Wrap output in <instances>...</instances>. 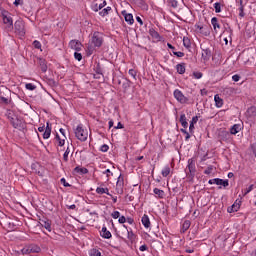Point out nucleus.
Here are the masks:
<instances>
[{"label": "nucleus", "mask_w": 256, "mask_h": 256, "mask_svg": "<svg viewBox=\"0 0 256 256\" xmlns=\"http://www.w3.org/2000/svg\"><path fill=\"white\" fill-rule=\"evenodd\" d=\"M103 45V33L96 31L93 33L90 44L88 45V55H93L95 49H99Z\"/></svg>", "instance_id": "1"}, {"label": "nucleus", "mask_w": 256, "mask_h": 256, "mask_svg": "<svg viewBox=\"0 0 256 256\" xmlns=\"http://www.w3.org/2000/svg\"><path fill=\"white\" fill-rule=\"evenodd\" d=\"M75 137L82 142L89 137V132L83 128V124L78 125L75 129Z\"/></svg>", "instance_id": "2"}, {"label": "nucleus", "mask_w": 256, "mask_h": 256, "mask_svg": "<svg viewBox=\"0 0 256 256\" xmlns=\"http://www.w3.org/2000/svg\"><path fill=\"white\" fill-rule=\"evenodd\" d=\"M1 16L3 19V23L7 25L8 27H13V18L11 17V13L7 10L1 11Z\"/></svg>", "instance_id": "3"}, {"label": "nucleus", "mask_w": 256, "mask_h": 256, "mask_svg": "<svg viewBox=\"0 0 256 256\" xmlns=\"http://www.w3.org/2000/svg\"><path fill=\"white\" fill-rule=\"evenodd\" d=\"M11 125L14 127V129H19V131H23L25 129V121L19 117H15V119H11Z\"/></svg>", "instance_id": "4"}, {"label": "nucleus", "mask_w": 256, "mask_h": 256, "mask_svg": "<svg viewBox=\"0 0 256 256\" xmlns=\"http://www.w3.org/2000/svg\"><path fill=\"white\" fill-rule=\"evenodd\" d=\"M14 28L16 33H18V35H20L21 37L25 35V23L22 20H17L14 23Z\"/></svg>", "instance_id": "5"}, {"label": "nucleus", "mask_w": 256, "mask_h": 256, "mask_svg": "<svg viewBox=\"0 0 256 256\" xmlns=\"http://www.w3.org/2000/svg\"><path fill=\"white\" fill-rule=\"evenodd\" d=\"M209 185H222V187H229V180H223L221 178H214L208 181Z\"/></svg>", "instance_id": "6"}, {"label": "nucleus", "mask_w": 256, "mask_h": 256, "mask_svg": "<svg viewBox=\"0 0 256 256\" xmlns=\"http://www.w3.org/2000/svg\"><path fill=\"white\" fill-rule=\"evenodd\" d=\"M174 97L179 103H187V101H189V99H187L179 89L174 90Z\"/></svg>", "instance_id": "7"}, {"label": "nucleus", "mask_w": 256, "mask_h": 256, "mask_svg": "<svg viewBox=\"0 0 256 256\" xmlns=\"http://www.w3.org/2000/svg\"><path fill=\"white\" fill-rule=\"evenodd\" d=\"M123 185H125V180L120 175L116 183V191L119 195H123Z\"/></svg>", "instance_id": "8"}, {"label": "nucleus", "mask_w": 256, "mask_h": 256, "mask_svg": "<svg viewBox=\"0 0 256 256\" xmlns=\"http://www.w3.org/2000/svg\"><path fill=\"white\" fill-rule=\"evenodd\" d=\"M70 49H74V51H81L83 44L79 42V40H71L69 43Z\"/></svg>", "instance_id": "9"}, {"label": "nucleus", "mask_w": 256, "mask_h": 256, "mask_svg": "<svg viewBox=\"0 0 256 256\" xmlns=\"http://www.w3.org/2000/svg\"><path fill=\"white\" fill-rule=\"evenodd\" d=\"M122 15L124 16V19L128 25H133L135 23V20L133 19V14L127 13V11H122Z\"/></svg>", "instance_id": "10"}, {"label": "nucleus", "mask_w": 256, "mask_h": 256, "mask_svg": "<svg viewBox=\"0 0 256 256\" xmlns=\"http://www.w3.org/2000/svg\"><path fill=\"white\" fill-rule=\"evenodd\" d=\"M211 55V49L206 48L202 50V60L204 61V63H207V61L211 59Z\"/></svg>", "instance_id": "11"}, {"label": "nucleus", "mask_w": 256, "mask_h": 256, "mask_svg": "<svg viewBox=\"0 0 256 256\" xmlns=\"http://www.w3.org/2000/svg\"><path fill=\"white\" fill-rule=\"evenodd\" d=\"M100 235L103 239H111L113 235L111 234V231L107 230V227H102V230L100 232Z\"/></svg>", "instance_id": "12"}, {"label": "nucleus", "mask_w": 256, "mask_h": 256, "mask_svg": "<svg viewBox=\"0 0 256 256\" xmlns=\"http://www.w3.org/2000/svg\"><path fill=\"white\" fill-rule=\"evenodd\" d=\"M40 225H41V227H44L46 231H49V233H51V231H52L51 220H49V219L41 220Z\"/></svg>", "instance_id": "13"}, {"label": "nucleus", "mask_w": 256, "mask_h": 256, "mask_svg": "<svg viewBox=\"0 0 256 256\" xmlns=\"http://www.w3.org/2000/svg\"><path fill=\"white\" fill-rule=\"evenodd\" d=\"M230 137H231V133H229L228 131L222 130L219 132L220 141H229Z\"/></svg>", "instance_id": "14"}, {"label": "nucleus", "mask_w": 256, "mask_h": 256, "mask_svg": "<svg viewBox=\"0 0 256 256\" xmlns=\"http://www.w3.org/2000/svg\"><path fill=\"white\" fill-rule=\"evenodd\" d=\"M73 173H78V175H87L89 170L85 167L76 166L73 170Z\"/></svg>", "instance_id": "15"}, {"label": "nucleus", "mask_w": 256, "mask_h": 256, "mask_svg": "<svg viewBox=\"0 0 256 256\" xmlns=\"http://www.w3.org/2000/svg\"><path fill=\"white\" fill-rule=\"evenodd\" d=\"M51 129H52L51 123L47 122L45 131L43 133V139H49V137H51Z\"/></svg>", "instance_id": "16"}, {"label": "nucleus", "mask_w": 256, "mask_h": 256, "mask_svg": "<svg viewBox=\"0 0 256 256\" xmlns=\"http://www.w3.org/2000/svg\"><path fill=\"white\" fill-rule=\"evenodd\" d=\"M188 169L189 173L192 175V177L195 176V161L193 159L188 160Z\"/></svg>", "instance_id": "17"}, {"label": "nucleus", "mask_w": 256, "mask_h": 256, "mask_svg": "<svg viewBox=\"0 0 256 256\" xmlns=\"http://www.w3.org/2000/svg\"><path fill=\"white\" fill-rule=\"evenodd\" d=\"M142 225L149 229L151 227V220H149V216L147 214H144L142 217Z\"/></svg>", "instance_id": "18"}, {"label": "nucleus", "mask_w": 256, "mask_h": 256, "mask_svg": "<svg viewBox=\"0 0 256 256\" xmlns=\"http://www.w3.org/2000/svg\"><path fill=\"white\" fill-rule=\"evenodd\" d=\"M149 35H151L153 39H156V41H161V35H159V32L155 31V29L151 28L149 30Z\"/></svg>", "instance_id": "19"}, {"label": "nucleus", "mask_w": 256, "mask_h": 256, "mask_svg": "<svg viewBox=\"0 0 256 256\" xmlns=\"http://www.w3.org/2000/svg\"><path fill=\"white\" fill-rule=\"evenodd\" d=\"M241 131V125L239 124H234L231 128H230V135H237V133H239Z\"/></svg>", "instance_id": "20"}, {"label": "nucleus", "mask_w": 256, "mask_h": 256, "mask_svg": "<svg viewBox=\"0 0 256 256\" xmlns=\"http://www.w3.org/2000/svg\"><path fill=\"white\" fill-rule=\"evenodd\" d=\"M211 24L214 31H217V29H221V24H219V19H217V17H213L211 19Z\"/></svg>", "instance_id": "21"}, {"label": "nucleus", "mask_w": 256, "mask_h": 256, "mask_svg": "<svg viewBox=\"0 0 256 256\" xmlns=\"http://www.w3.org/2000/svg\"><path fill=\"white\" fill-rule=\"evenodd\" d=\"M247 116L250 119H253V117H256V106H252L247 109Z\"/></svg>", "instance_id": "22"}, {"label": "nucleus", "mask_w": 256, "mask_h": 256, "mask_svg": "<svg viewBox=\"0 0 256 256\" xmlns=\"http://www.w3.org/2000/svg\"><path fill=\"white\" fill-rule=\"evenodd\" d=\"M176 71L179 73V75H184L186 69H185V63H180L176 65Z\"/></svg>", "instance_id": "23"}, {"label": "nucleus", "mask_w": 256, "mask_h": 256, "mask_svg": "<svg viewBox=\"0 0 256 256\" xmlns=\"http://www.w3.org/2000/svg\"><path fill=\"white\" fill-rule=\"evenodd\" d=\"M180 123L182 127H184V129H187V127H189V123L187 122V116H185V114L180 115Z\"/></svg>", "instance_id": "24"}, {"label": "nucleus", "mask_w": 256, "mask_h": 256, "mask_svg": "<svg viewBox=\"0 0 256 256\" xmlns=\"http://www.w3.org/2000/svg\"><path fill=\"white\" fill-rule=\"evenodd\" d=\"M214 101H215L216 107H218V108L223 107V99L221 97H219V94H216L214 96Z\"/></svg>", "instance_id": "25"}, {"label": "nucleus", "mask_w": 256, "mask_h": 256, "mask_svg": "<svg viewBox=\"0 0 256 256\" xmlns=\"http://www.w3.org/2000/svg\"><path fill=\"white\" fill-rule=\"evenodd\" d=\"M153 193L158 196V199H163L165 197V191L159 188H154Z\"/></svg>", "instance_id": "26"}, {"label": "nucleus", "mask_w": 256, "mask_h": 256, "mask_svg": "<svg viewBox=\"0 0 256 256\" xmlns=\"http://www.w3.org/2000/svg\"><path fill=\"white\" fill-rule=\"evenodd\" d=\"M96 193L98 195H103V193H105L106 195H111V193H109V188H102V187H97Z\"/></svg>", "instance_id": "27"}, {"label": "nucleus", "mask_w": 256, "mask_h": 256, "mask_svg": "<svg viewBox=\"0 0 256 256\" xmlns=\"http://www.w3.org/2000/svg\"><path fill=\"white\" fill-rule=\"evenodd\" d=\"M197 121H199V117L198 116H194L190 122V125H189V131L190 133L193 132V129H195V123H197Z\"/></svg>", "instance_id": "28"}, {"label": "nucleus", "mask_w": 256, "mask_h": 256, "mask_svg": "<svg viewBox=\"0 0 256 256\" xmlns=\"http://www.w3.org/2000/svg\"><path fill=\"white\" fill-rule=\"evenodd\" d=\"M39 65L42 73H47V63L45 62V59L39 60Z\"/></svg>", "instance_id": "29"}, {"label": "nucleus", "mask_w": 256, "mask_h": 256, "mask_svg": "<svg viewBox=\"0 0 256 256\" xmlns=\"http://www.w3.org/2000/svg\"><path fill=\"white\" fill-rule=\"evenodd\" d=\"M191 227V221L185 220L182 224V232L185 233Z\"/></svg>", "instance_id": "30"}, {"label": "nucleus", "mask_w": 256, "mask_h": 256, "mask_svg": "<svg viewBox=\"0 0 256 256\" xmlns=\"http://www.w3.org/2000/svg\"><path fill=\"white\" fill-rule=\"evenodd\" d=\"M109 11H111V6H108L104 8L102 11L99 12L100 17H106V15H109Z\"/></svg>", "instance_id": "31"}, {"label": "nucleus", "mask_w": 256, "mask_h": 256, "mask_svg": "<svg viewBox=\"0 0 256 256\" xmlns=\"http://www.w3.org/2000/svg\"><path fill=\"white\" fill-rule=\"evenodd\" d=\"M30 253H41V247L37 245L30 246Z\"/></svg>", "instance_id": "32"}, {"label": "nucleus", "mask_w": 256, "mask_h": 256, "mask_svg": "<svg viewBox=\"0 0 256 256\" xmlns=\"http://www.w3.org/2000/svg\"><path fill=\"white\" fill-rule=\"evenodd\" d=\"M171 173V167L165 166L162 170V176L169 177V174Z\"/></svg>", "instance_id": "33"}, {"label": "nucleus", "mask_w": 256, "mask_h": 256, "mask_svg": "<svg viewBox=\"0 0 256 256\" xmlns=\"http://www.w3.org/2000/svg\"><path fill=\"white\" fill-rule=\"evenodd\" d=\"M183 45L186 49H189L191 47V40L188 37H184Z\"/></svg>", "instance_id": "34"}, {"label": "nucleus", "mask_w": 256, "mask_h": 256, "mask_svg": "<svg viewBox=\"0 0 256 256\" xmlns=\"http://www.w3.org/2000/svg\"><path fill=\"white\" fill-rule=\"evenodd\" d=\"M55 139H56V141H58L59 147H63V145H65V139H61V137L59 136V134H56Z\"/></svg>", "instance_id": "35"}, {"label": "nucleus", "mask_w": 256, "mask_h": 256, "mask_svg": "<svg viewBox=\"0 0 256 256\" xmlns=\"http://www.w3.org/2000/svg\"><path fill=\"white\" fill-rule=\"evenodd\" d=\"M213 169H215V167H213V165H209L205 171H204V174L205 175H211L213 173Z\"/></svg>", "instance_id": "36"}, {"label": "nucleus", "mask_w": 256, "mask_h": 256, "mask_svg": "<svg viewBox=\"0 0 256 256\" xmlns=\"http://www.w3.org/2000/svg\"><path fill=\"white\" fill-rule=\"evenodd\" d=\"M122 87H123V89H125V91H127V89H129L131 87V82L128 79H126L123 82Z\"/></svg>", "instance_id": "37"}, {"label": "nucleus", "mask_w": 256, "mask_h": 256, "mask_svg": "<svg viewBox=\"0 0 256 256\" xmlns=\"http://www.w3.org/2000/svg\"><path fill=\"white\" fill-rule=\"evenodd\" d=\"M239 17H245V8L243 6V3H240L239 7Z\"/></svg>", "instance_id": "38"}, {"label": "nucleus", "mask_w": 256, "mask_h": 256, "mask_svg": "<svg viewBox=\"0 0 256 256\" xmlns=\"http://www.w3.org/2000/svg\"><path fill=\"white\" fill-rule=\"evenodd\" d=\"M69 153H71V151L69 150V148H67L63 154V160L67 163V161H69Z\"/></svg>", "instance_id": "39"}, {"label": "nucleus", "mask_w": 256, "mask_h": 256, "mask_svg": "<svg viewBox=\"0 0 256 256\" xmlns=\"http://www.w3.org/2000/svg\"><path fill=\"white\" fill-rule=\"evenodd\" d=\"M25 87L28 89V91H35V89H37V86H35L33 83H27Z\"/></svg>", "instance_id": "40"}, {"label": "nucleus", "mask_w": 256, "mask_h": 256, "mask_svg": "<svg viewBox=\"0 0 256 256\" xmlns=\"http://www.w3.org/2000/svg\"><path fill=\"white\" fill-rule=\"evenodd\" d=\"M95 73H97V75H103V69L101 68V64H97V66L95 67Z\"/></svg>", "instance_id": "41"}, {"label": "nucleus", "mask_w": 256, "mask_h": 256, "mask_svg": "<svg viewBox=\"0 0 256 256\" xmlns=\"http://www.w3.org/2000/svg\"><path fill=\"white\" fill-rule=\"evenodd\" d=\"M168 4L170 5V7H173V9H177V6H178L177 0H168Z\"/></svg>", "instance_id": "42"}, {"label": "nucleus", "mask_w": 256, "mask_h": 256, "mask_svg": "<svg viewBox=\"0 0 256 256\" xmlns=\"http://www.w3.org/2000/svg\"><path fill=\"white\" fill-rule=\"evenodd\" d=\"M215 13H221V3L216 2L214 4Z\"/></svg>", "instance_id": "43"}, {"label": "nucleus", "mask_w": 256, "mask_h": 256, "mask_svg": "<svg viewBox=\"0 0 256 256\" xmlns=\"http://www.w3.org/2000/svg\"><path fill=\"white\" fill-rule=\"evenodd\" d=\"M225 32L229 33V35H233V29H231V26H229V24H226V26H224Z\"/></svg>", "instance_id": "44"}, {"label": "nucleus", "mask_w": 256, "mask_h": 256, "mask_svg": "<svg viewBox=\"0 0 256 256\" xmlns=\"http://www.w3.org/2000/svg\"><path fill=\"white\" fill-rule=\"evenodd\" d=\"M0 103H4V105H9V98L0 96Z\"/></svg>", "instance_id": "45"}, {"label": "nucleus", "mask_w": 256, "mask_h": 256, "mask_svg": "<svg viewBox=\"0 0 256 256\" xmlns=\"http://www.w3.org/2000/svg\"><path fill=\"white\" fill-rule=\"evenodd\" d=\"M100 151H102V153H107V151H109V145L104 144L100 147Z\"/></svg>", "instance_id": "46"}, {"label": "nucleus", "mask_w": 256, "mask_h": 256, "mask_svg": "<svg viewBox=\"0 0 256 256\" xmlns=\"http://www.w3.org/2000/svg\"><path fill=\"white\" fill-rule=\"evenodd\" d=\"M74 57H75L76 61H81L83 59V55L79 52H75Z\"/></svg>", "instance_id": "47"}, {"label": "nucleus", "mask_w": 256, "mask_h": 256, "mask_svg": "<svg viewBox=\"0 0 256 256\" xmlns=\"http://www.w3.org/2000/svg\"><path fill=\"white\" fill-rule=\"evenodd\" d=\"M13 4L15 5V7H19V6L23 7L24 1L23 0H15Z\"/></svg>", "instance_id": "48"}, {"label": "nucleus", "mask_w": 256, "mask_h": 256, "mask_svg": "<svg viewBox=\"0 0 256 256\" xmlns=\"http://www.w3.org/2000/svg\"><path fill=\"white\" fill-rule=\"evenodd\" d=\"M60 183H62L64 187H71V184H69L65 178H61Z\"/></svg>", "instance_id": "49"}, {"label": "nucleus", "mask_w": 256, "mask_h": 256, "mask_svg": "<svg viewBox=\"0 0 256 256\" xmlns=\"http://www.w3.org/2000/svg\"><path fill=\"white\" fill-rule=\"evenodd\" d=\"M194 79H201L203 77V73L201 72H193Z\"/></svg>", "instance_id": "50"}, {"label": "nucleus", "mask_w": 256, "mask_h": 256, "mask_svg": "<svg viewBox=\"0 0 256 256\" xmlns=\"http://www.w3.org/2000/svg\"><path fill=\"white\" fill-rule=\"evenodd\" d=\"M7 117L11 123V120L15 119V117H17V115H15V113H13V112H8Z\"/></svg>", "instance_id": "51"}, {"label": "nucleus", "mask_w": 256, "mask_h": 256, "mask_svg": "<svg viewBox=\"0 0 256 256\" xmlns=\"http://www.w3.org/2000/svg\"><path fill=\"white\" fill-rule=\"evenodd\" d=\"M255 185H250L248 188H246L244 195H248V193H251V191L254 189Z\"/></svg>", "instance_id": "52"}, {"label": "nucleus", "mask_w": 256, "mask_h": 256, "mask_svg": "<svg viewBox=\"0 0 256 256\" xmlns=\"http://www.w3.org/2000/svg\"><path fill=\"white\" fill-rule=\"evenodd\" d=\"M33 46L35 47V49H41V42H39L38 40H35L33 42Z\"/></svg>", "instance_id": "53"}, {"label": "nucleus", "mask_w": 256, "mask_h": 256, "mask_svg": "<svg viewBox=\"0 0 256 256\" xmlns=\"http://www.w3.org/2000/svg\"><path fill=\"white\" fill-rule=\"evenodd\" d=\"M120 216H121V213L119 211H114L112 213L113 219H119Z\"/></svg>", "instance_id": "54"}, {"label": "nucleus", "mask_w": 256, "mask_h": 256, "mask_svg": "<svg viewBox=\"0 0 256 256\" xmlns=\"http://www.w3.org/2000/svg\"><path fill=\"white\" fill-rule=\"evenodd\" d=\"M172 53L176 57H185V53H183V52L172 51Z\"/></svg>", "instance_id": "55"}, {"label": "nucleus", "mask_w": 256, "mask_h": 256, "mask_svg": "<svg viewBox=\"0 0 256 256\" xmlns=\"http://www.w3.org/2000/svg\"><path fill=\"white\" fill-rule=\"evenodd\" d=\"M103 175H106V177L109 179V177H111V175H113V173L111 172L110 169H106V170L103 172Z\"/></svg>", "instance_id": "56"}, {"label": "nucleus", "mask_w": 256, "mask_h": 256, "mask_svg": "<svg viewBox=\"0 0 256 256\" xmlns=\"http://www.w3.org/2000/svg\"><path fill=\"white\" fill-rule=\"evenodd\" d=\"M118 222H119L120 224L127 223V218H125V216H120V217L118 218Z\"/></svg>", "instance_id": "57"}, {"label": "nucleus", "mask_w": 256, "mask_h": 256, "mask_svg": "<svg viewBox=\"0 0 256 256\" xmlns=\"http://www.w3.org/2000/svg\"><path fill=\"white\" fill-rule=\"evenodd\" d=\"M128 239L130 241H133V239H135V234H133V231H128Z\"/></svg>", "instance_id": "58"}, {"label": "nucleus", "mask_w": 256, "mask_h": 256, "mask_svg": "<svg viewBox=\"0 0 256 256\" xmlns=\"http://www.w3.org/2000/svg\"><path fill=\"white\" fill-rule=\"evenodd\" d=\"M129 75H131V77H133L135 79V77H137V72L134 69H130L129 70Z\"/></svg>", "instance_id": "59"}, {"label": "nucleus", "mask_w": 256, "mask_h": 256, "mask_svg": "<svg viewBox=\"0 0 256 256\" xmlns=\"http://www.w3.org/2000/svg\"><path fill=\"white\" fill-rule=\"evenodd\" d=\"M240 79H241V76L238 75V74L232 76V80H233L235 83H237Z\"/></svg>", "instance_id": "60"}, {"label": "nucleus", "mask_w": 256, "mask_h": 256, "mask_svg": "<svg viewBox=\"0 0 256 256\" xmlns=\"http://www.w3.org/2000/svg\"><path fill=\"white\" fill-rule=\"evenodd\" d=\"M200 33H202V35H205V37H207V35H209V28L205 27V29L201 30Z\"/></svg>", "instance_id": "61"}, {"label": "nucleus", "mask_w": 256, "mask_h": 256, "mask_svg": "<svg viewBox=\"0 0 256 256\" xmlns=\"http://www.w3.org/2000/svg\"><path fill=\"white\" fill-rule=\"evenodd\" d=\"M251 150H252L254 157H256V143L251 144Z\"/></svg>", "instance_id": "62"}, {"label": "nucleus", "mask_w": 256, "mask_h": 256, "mask_svg": "<svg viewBox=\"0 0 256 256\" xmlns=\"http://www.w3.org/2000/svg\"><path fill=\"white\" fill-rule=\"evenodd\" d=\"M92 10L95 11V13H97L98 11H101V8H99V5L98 4H94L92 6Z\"/></svg>", "instance_id": "63"}, {"label": "nucleus", "mask_w": 256, "mask_h": 256, "mask_svg": "<svg viewBox=\"0 0 256 256\" xmlns=\"http://www.w3.org/2000/svg\"><path fill=\"white\" fill-rule=\"evenodd\" d=\"M232 207H233L234 211L237 212L241 208V205L240 204H233Z\"/></svg>", "instance_id": "64"}]
</instances>
